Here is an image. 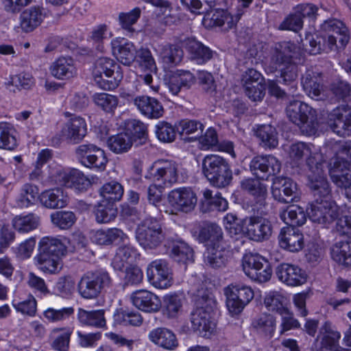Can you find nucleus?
I'll return each mask as SVG.
<instances>
[{"label":"nucleus","mask_w":351,"mask_h":351,"mask_svg":"<svg viewBox=\"0 0 351 351\" xmlns=\"http://www.w3.org/2000/svg\"><path fill=\"white\" fill-rule=\"evenodd\" d=\"M309 189L314 198L306 208L310 219L323 225L330 224L337 219L339 207L332 197L328 180L323 178L314 180Z\"/></svg>","instance_id":"obj_1"},{"label":"nucleus","mask_w":351,"mask_h":351,"mask_svg":"<svg viewBox=\"0 0 351 351\" xmlns=\"http://www.w3.org/2000/svg\"><path fill=\"white\" fill-rule=\"evenodd\" d=\"M297 46L291 42H281L276 44L271 56V64L274 69L280 68L281 83L288 87V93L292 96L297 95L298 66L293 62L292 54L295 52Z\"/></svg>","instance_id":"obj_2"},{"label":"nucleus","mask_w":351,"mask_h":351,"mask_svg":"<svg viewBox=\"0 0 351 351\" xmlns=\"http://www.w3.org/2000/svg\"><path fill=\"white\" fill-rule=\"evenodd\" d=\"M195 308L190 315L191 328L199 335L209 338L215 329V324L211 320V313L216 307V302L212 293L202 288L195 296Z\"/></svg>","instance_id":"obj_3"},{"label":"nucleus","mask_w":351,"mask_h":351,"mask_svg":"<svg viewBox=\"0 0 351 351\" xmlns=\"http://www.w3.org/2000/svg\"><path fill=\"white\" fill-rule=\"evenodd\" d=\"M202 173L210 185L218 189L229 186L232 171L228 161L217 154H208L202 160Z\"/></svg>","instance_id":"obj_4"},{"label":"nucleus","mask_w":351,"mask_h":351,"mask_svg":"<svg viewBox=\"0 0 351 351\" xmlns=\"http://www.w3.org/2000/svg\"><path fill=\"white\" fill-rule=\"evenodd\" d=\"M112 286L109 273L104 269L85 272L77 283V291L84 299H95Z\"/></svg>","instance_id":"obj_5"},{"label":"nucleus","mask_w":351,"mask_h":351,"mask_svg":"<svg viewBox=\"0 0 351 351\" xmlns=\"http://www.w3.org/2000/svg\"><path fill=\"white\" fill-rule=\"evenodd\" d=\"M286 112L289 120L309 135L314 134L318 126L317 112L308 104L299 100L289 102Z\"/></svg>","instance_id":"obj_6"},{"label":"nucleus","mask_w":351,"mask_h":351,"mask_svg":"<svg viewBox=\"0 0 351 351\" xmlns=\"http://www.w3.org/2000/svg\"><path fill=\"white\" fill-rule=\"evenodd\" d=\"M136 238L144 249L152 250L159 246L165 239L161 224L154 218L145 219L136 230Z\"/></svg>","instance_id":"obj_7"},{"label":"nucleus","mask_w":351,"mask_h":351,"mask_svg":"<svg viewBox=\"0 0 351 351\" xmlns=\"http://www.w3.org/2000/svg\"><path fill=\"white\" fill-rule=\"evenodd\" d=\"M226 306L232 315L239 314L254 298L253 289L242 283H232L224 288Z\"/></svg>","instance_id":"obj_8"},{"label":"nucleus","mask_w":351,"mask_h":351,"mask_svg":"<svg viewBox=\"0 0 351 351\" xmlns=\"http://www.w3.org/2000/svg\"><path fill=\"white\" fill-rule=\"evenodd\" d=\"M241 227L239 232H242L249 239L256 242L267 241L273 232L271 222L263 217H246L241 221Z\"/></svg>","instance_id":"obj_9"},{"label":"nucleus","mask_w":351,"mask_h":351,"mask_svg":"<svg viewBox=\"0 0 351 351\" xmlns=\"http://www.w3.org/2000/svg\"><path fill=\"white\" fill-rule=\"evenodd\" d=\"M145 178L171 186L178 182V165L173 160H157L148 168Z\"/></svg>","instance_id":"obj_10"},{"label":"nucleus","mask_w":351,"mask_h":351,"mask_svg":"<svg viewBox=\"0 0 351 351\" xmlns=\"http://www.w3.org/2000/svg\"><path fill=\"white\" fill-rule=\"evenodd\" d=\"M75 155L81 165L98 171H104L108 161L105 151L90 143L77 146L75 149Z\"/></svg>","instance_id":"obj_11"},{"label":"nucleus","mask_w":351,"mask_h":351,"mask_svg":"<svg viewBox=\"0 0 351 351\" xmlns=\"http://www.w3.org/2000/svg\"><path fill=\"white\" fill-rule=\"evenodd\" d=\"M226 8L221 6L210 12L208 11L203 18V25L208 28L220 27L223 32H228L235 28L243 12L239 10L234 16L228 11Z\"/></svg>","instance_id":"obj_12"},{"label":"nucleus","mask_w":351,"mask_h":351,"mask_svg":"<svg viewBox=\"0 0 351 351\" xmlns=\"http://www.w3.org/2000/svg\"><path fill=\"white\" fill-rule=\"evenodd\" d=\"M271 195L280 203L291 204L300 199V191L295 182L288 177L276 176L273 179Z\"/></svg>","instance_id":"obj_13"},{"label":"nucleus","mask_w":351,"mask_h":351,"mask_svg":"<svg viewBox=\"0 0 351 351\" xmlns=\"http://www.w3.org/2000/svg\"><path fill=\"white\" fill-rule=\"evenodd\" d=\"M321 29L326 34V42L330 50L334 47L343 48L348 44L350 39L348 29L342 21L336 19H328L321 25Z\"/></svg>","instance_id":"obj_14"},{"label":"nucleus","mask_w":351,"mask_h":351,"mask_svg":"<svg viewBox=\"0 0 351 351\" xmlns=\"http://www.w3.org/2000/svg\"><path fill=\"white\" fill-rule=\"evenodd\" d=\"M147 277L149 282L158 289H167L173 281L172 269L164 259L153 261L148 265Z\"/></svg>","instance_id":"obj_15"},{"label":"nucleus","mask_w":351,"mask_h":351,"mask_svg":"<svg viewBox=\"0 0 351 351\" xmlns=\"http://www.w3.org/2000/svg\"><path fill=\"white\" fill-rule=\"evenodd\" d=\"M326 123L339 136L351 135V109L340 106L328 114Z\"/></svg>","instance_id":"obj_16"},{"label":"nucleus","mask_w":351,"mask_h":351,"mask_svg":"<svg viewBox=\"0 0 351 351\" xmlns=\"http://www.w3.org/2000/svg\"><path fill=\"white\" fill-rule=\"evenodd\" d=\"M250 169L256 178L267 180L280 173L281 162L272 155L256 156L251 160Z\"/></svg>","instance_id":"obj_17"},{"label":"nucleus","mask_w":351,"mask_h":351,"mask_svg":"<svg viewBox=\"0 0 351 351\" xmlns=\"http://www.w3.org/2000/svg\"><path fill=\"white\" fill-rule=\"evenodd\" d=\"M341 337L330 322H325L315 339V351H345L339 345Z\"/></svg>","instance_id":"obj_18"},{"label":"nucleus","mask_w":351,"mask_h":351,"mask_svg":"<svg viewBox=\"0 0 351 351\" xmlns=\"http://www.w3.org/2000/svg\"><path fill=\"white\" fill-rule=\"evenodd\" d=\"M197 201L195 193L189 187L175 189L168 195V202L176 211L189 213L194 209Z\"/></svg>","instance_id":"obj_19"},{"label":"nucleus","mask_w":351,"mask_h":351,"mask_svg":"<svg viewBox=\"0 0 351 351\" xmlns=\"http://www.w3.org/2000/svg\"><path fill=\"white\" fill-rule=\"evenodd\" d=\"M110 47L112 56L122 64L129 66L136 60L137 49L132 42L125 38L112 39Z\"/></svg>","instance_id":"obj_20"},{"label":"nucleus","mask_w":351,"mask_h":351,"mask_svg":"<svg viewBox=\"0 0 351 351\" xmlns=\"http://www.w3.org/2000/svg\"><path fill=\"white\" fill-rule=\"evenodd\" d=\"M276 274L280 281L288 286L296 287L304 284L307 280L306 271L298 265L281 263L276 269Z\"/></svg>","instance_id":"obj_21"},{"label":"nucleus","mask_w":351,"mask_h":351,"mask_svg":"<svg viewBox=\"0 0 351 351\" xmlns=\"http://www.w3.org/2000/svg\"><path fill=\"white\" fill-rule=\"evenodd\" d=\"M278 244L282 249L298 252L304 246V235L295 227L285 226L280 229L278 236Z\"/></svg>","instance_id":"obj_22"},{"label":"nucleus","mask_w":351,"mask_h":351,"mask_svg":"<svg viewBox=\"0 0 351 351\" xmlns=\"http://www.w3.org/2000/svg\"><path fill=\"white\" fill-rule=\"evenodd\" d=\"M132 304L145 313H156L161 308V301L155 293L145 289L133 292L130 295Z\"/></svg>","instance_id":"obj_23"},{"label":"nucleus","mask_w":351,"mask_h":351,"mask_svg":"<svg viewBox=\"0 0 351 351\" xmlns=\"http://www.w3.org/2000/svg\"><path fill=\"white\" fill-rule=\"evenodd\" d=\"M134 104L143 115L149 119H159L165 112L161 102L149 96L136 97L134 99Z\"/></svg>","instance_id":"obj_24"},{"label":"nucleus","mask_w":351,"mask_h":351,"mask_svg":"<svg viewBox=\"0 0 351 351\" xmlns=\"http://www.w3.org/2000/svg\"><path fill=\"white\" fill-rule=\"evenodd\" d=\"M87 128L85 120L80 117L70 119L61 130L63 138L73 143H78L86 135Z\"/></svg>","instance_id":"obj_25"},{"label":"nucleus","mask_w":351,"mask_h":351,"mask_svg":"<svg viewBox=\"0 0 351 351\" xmlns=\"http://www.w3.org/2000/svg\"><path fill=\"white\" fill-rule=\"evenodd\" d=\"M45 16L43 8L38 5L29 7L20 14V27L24 32H31L42 23Z\"/></svg>","instance_id":"obj_26"},{"label":"nucleus","mask_w":351,"mask_h":351,"mask_svg":"<svg viewBox=\"0 0 351 351\" xmlns=\"http://www.w3.org/2000/svg\"><path fill=\"white\" fill-rule=\"evenodd\" d=\"M180 42L191 58L199 64H204L213 58V51L195 38H185Z\"/></svg>","instance_id":"obj_27"},{"label":"nucleus","mask_w":351,"mask_h":351,"mask_svg":"<svg viewBox=\"0 0 351 351\" xmlns=\"http://www.w3.org/2000/svg\"><path fill=\"white\" fill-rule=\"evenodd\" d=\"M39 199L43 206L50 209L62 208L69 203L67 193L60 187L43 191L39 195Z\"/></svg>","instance_id":"obj_28"},{"label":"nucleus","mask_w":351,"mask_h":351,"mask_svg":"<svg viewBox=\"0 0 351 351\" xmlns=\"http://www.w3.org/2000/svg\"><path fill=\"white\" fill-rule=\"evenodd\" d=\"M322 73L307 69L302 75L301 84L306 93L312 99L319 100L323 92Z\"/></svg>","instance_id":"obj_29"},{"label":"nucleus","mask_w":351,"mask_h":351,"mask_svg":"<svg viewBox=\"0 0 351 351\" xmlns=\"http://www.w3.org/2000/svg\"><path fill=\"white\" fill-rule=\"evenodd\" d=\"M227 245L208 246L204 253V261L206 265L213 269L221 268L228 262L229 251L226 250Z\"/></svg>","instance_id":"obj_30"},{"label":"nucleus","mask_w":351,"mask_h":351,"mask_svg":"<svg viewBox=\"0 0 351 351\" xmlns=\"http://www.w3.org/2000/svg\"><path fill=\"white\" fill-rule=\"evenodd\" d=\"M139 256L137 250L130 244L119 246L114 254L111 265L114 270L121 271L126 265L132 264Z\"/></svg>","instance_id":"obj_31"},{"label":"nucleus","mask_w":351,"mask_h":351,"mask_svg":"<svg viewBox=\"0 0 351 351\" xmlns=\"http://www.w3.org/2000/svg\"><path fill=\"white\" fill-rule=\"evenodd\" d=\"M66 252L65 244L58 237H44L38 242V253L62 257Z\"/></svg>","instance_id":"obj_32"},{"label":"nucleus","mask_w":351,"mask_h":351,"mask_svg":"<svg viewBox=\"0 0 351 351\" xmlns=\"http://www.w3.org/2000/svg\"><path fill=\"white\" fill-rule=\"evenodd\" d=\"M149 339L154 343L167 350H173L178 346L175 334L168 328H157L149 333Z\"/></svg>","instance_id":"obj_33"},{"label":"nucleus","mask_w":351,"mask_h":351,"mask_svg":"<svg viewBox=\"0 0 351 351\" xmlns=\"http://www.w3.org/2000/svg\"><path fill=\"white\" fill-rule=\"evenodd\" d=\"M133 141V138L128 132H123L108 137L106 144L112 153L123 154L130 150Z\"/></svg>","instance_id":"obj_34"},{"label":"nucleus","mask_w":351,"mask_h":351,"mask_svg":"<svg viewBox=\"0 0 351 351\" xmlns=\"http://www.w3.org/2000/svg\"><path fill=\"white\" fill-rule=\"evenodd\" d=\"M198 239L202 243L209 241L210 244L208 246L226 244L223 239L222 229L214 223H208L200 229Z\"/></svg>","instance_id":"obj_35"},{"label":"nucleus","mask_w":351,"mask_h":351,"mask_svg":"<svg viewBox=\"0 0 351 351\" xmlns=\"http://www.w3.org/2000/svg\"><path fill=\"white\" fill-rule=\"evenodd\" d=\"M50 70L52 75L60 80L71 78L76 73L73 60L65 57L56 60L51 66Z\"/></svg>","instance_id":"obj_36"},{"label":"nucleus","mask_w":351,"mask_h":351,"mask_svg":"<svg viewBox=\"0 0 351 351\" xmlns=\"http://www.w3.org/2000/svg\"><path fill=\"white\" fill-rule=\"evenodd\" d=\"M104 313V309L86 311L80 308L77 315L78 321L82 325L100 328L105 327L106 324Z\"/></svg>","instance_id":"obj_37"},{"label":"nucleus","mask_w":351,"mask_h":351,"mask_svg":"<svg viewBox=\"0 0 351 351\" xmlns=\"http://www.w3.org/2000/svg\"><path fill=\"white\" fill-rule=\"evenodd\" d=\"M306 211L299 206H289L286 210H283L280 213V218L288 226H301L304 225L306 221Z\"/></svg>","instance_id":"obj_38"},{"label":"nucleus","mask_w":351,"mask_h":351,"mask_svg":"<svg viewBox=\"0 0 351 351\" xmlns=\"http://www.w3.org/2000/svg\"><path fill=\"white\" fill-rule=\"evenodd\" d=\"M38 269L45 274H58L61 268V257L38 253L34 257Z\"/></svg>","instance_id":"obj_39"},{"label":"nucleus","mask_w":351,"mask_h":351,"mask_svg":"<svg viewBox=\"0 0 351 351\" xmlns=\"http://www.w3.org/2000/svg\"><path fill=\"white\" fill-rule=\"evenodd\" d=\"M184 296L179 293H170L163 297V312L168 318H176L182 311Z\"/></svg>","instance_id":"obj_40"},{"label":"nucleus","mask_w":351,"mask_h":351,"mask_svg":"<svg viewBox=\"0 0 351 351\" xmlns=\"http://www.w3.org/2000/svg\"><path fill=\"white\" fill-rule=\"evenodd\" d=\"M255 134L261 141L263 147L271 149L275 148L278 145V132L271 124L257 125Z\"/></svg>","instance_id":"obj_41"},{"label":"nucleus","mask_w":351,"mask_h":351,"mask_svg":"<svg viewBox=\"0 0 351 351\" xmlns=\"http://www.w3.org/2000/svg\"><path fill=\"white\" fill-rule=\"evenodd\" d=\"M252 326L256 332L271 338L276 328V319L270 314H262L252 320Z\"/></svg>","instance_id":"obj_42"},{"label":"nucleus","mask_w":351,"mask_h":351,"mask_svg":"<svg viewBox=\"0 0 351 351\" xmlns=\"http://www.w3.org/2000/svg\"><path fill=\"white\" fill-rule=\"evenodd\" d=\"M15 230L19 233H27L36 229L40 225V217L34 214L16 215L12 221Z\"/></svg>","instance_id":"obj_43"},{"label":"nucleus","mask_w":351,"mask_h":351,"mask_svg":"<svg viewBox=\"0 0 351 351\" xmlns=\"http://www.w3.org/2000/svg\"><path fill=\"white\" fill-rule=\"evenodd\" d=\"M332 258L340 265L351 267V242L339 241L331 248Z\"/></svg>","instance_id":"obj_44"},{"label":"nucleus","mask_w":351,"mask_h":351,"mask_svg":"<svg viewBox=\"0 0 351 351\" xmlns=\"http://www.w3.org/2000/svg\"><path fill=\"white\" fill-rule=\"evenodd\" d=\"M117 70L121 71V66L112 59L108 57L99 58L94 64L93 76L103 75L111 78Z\"/></svg>","instance_id":"obj_45"},{"label":"nucleus","mask_w":351,"mask_h":351,"mask_svg":"<svg viewBox=\"0 0 351 351\" xmlns=\"http://www.w3.org/2000/svg\"><path fill=\"white\" fill-rule=\"evenodd\" d=\"M123 191V187L119 182L110 181L99 189V195L102 198L101 200L114 204L116 202L121 199Z\"/></svg>","instance_id":"obj_46"},{"label":"nucleus","mask_w":351,"mask_h":351,"mask_svg":"<svg viewBox=\"0 0 351 351\" xmlns=\"http://www.w3.org/2000/svg\"><path fill=\"white\" fill-rule=\"evenodd\" d=\"M64 185L79 192L86 191L91 186L90 180L80 171L73 170L64 177Z\"/></svg>","instance_id":"obj_47"},{"label":"nucleus","mask_w":351,"mask_h":351,"mask_svg":"<svg viewBox=\"0 0 351 351\" xmlns=\"http://www.w3.org/2000/svg\"><path fill=\"white\" fill-rule=\"evenodd\" d=\"M95 215L97 222L106 223L116 218L117 210L114 204L101 199L95 207Z\"/></svg>","instance_id":"obj_48"},{"label":"nucleus","mask_w":351,"mask_h":351,"mask_svg":"<svg viewBox=\"0 0 351 351\" xmlns=\"http://www.w3.org/2000/svg\"><path fill=\"white\" fill-rule=\"evenodd\" d=\"M241 189L248 192L255 198L261 201L267 195V186L257 178H247L241 181Z\"/></svg>","instance_id":"obj_49"},{"label":"nucleus","mask_w":351,"mask_h":351,"mask_svg":"<svg viewBox=\"0 0 351 351\" xmlns=\"http://www.w3.org/2000/svg\"><path fill=\"white\" fill-rule=\"evenodd\" d=\"M38 198H39L38 187L30 183H25L20 190L17 205L21 208H27L34 204Z\"/></svg>","instance_id":"obj_50"},{"label":"nucleus","mask_w":351,"mask_h":351,"mask_svg":"<svg viewBox=\"0 0 351 351\" xmlns=\"http://www.w3.org/2000/svg\"><path fill=\"white\" fill-rule=\"evenodd\" d=\"M114 318L117 323L123 326H139L143 321L138 311L123 308L118 309L114 314Z\"/></svg>","instance_id":"obj_51"},{"label":"nucleus","mask_w":351,"mask_h":351,"mask_svg":"<svg viewBox=\"0 0 351 351\" xmlns=\"http://www.w3.org/2000/svg\"><path fill=\"white\" fill-rule=\"evenodd\" d=\"M160 56L164 63L169 66H172L182 61L183 51L177 45L166 44L162 46Z\"/></svg>","instance_id":"obj_52"},{"label":"nucleus","mask_w":351,"mask_h":351,"mask_svg":"<svg viewBox=\"0 0 351 351\" xmlns=\"http://www.w3.org/2000/svg\"><path fill=\"white\" fill-rule=\"evenodd\" d=\"M171 256L175 261L186 264L193 261V251L186 243L178 241L173 245Z\"/></svg>","instance_id":"obj_53"},{"label":"nucleus","mask_w":351,"mask_h":351,"mask_svg":"<svg viewBox=\"0 0 351 351\" xmlns=\"http://www.w3.org/2000/svg\"><path fill=\"white\" fill-rule=\"evenodd\" d=\"M16 130L6 122L0 123V148L8 150L14 149L16 145Z\"/></svg>","instance_id":"obj_54"},{"label":"nucleus","mask_w":351,"mask_h":351,"mask_svg":"<svg viewBox=\"0 0 351 351\" xmlns=\"http://www.w3.org/2000/svg\"><path fill=\"white\" fill-rule=\"evenodd\" d=\"M93 101L97 107L108 113L114 112L119 104L117 96L106 93H95Z\"/></svg>","instance_id":"obj_55"},{"label":"nucleus","mask_w":351,"mask_h":351,"mask_svg":"<svg viewBox=\"0 0 351 351\" xmlns=\"http://www.w3.org/2000/svg\"><path fill=\"white\" fill-rule=\"evenodd\" d=\"M264 304L269 311L279 315L288 308L285 298L277 291L267 293L264 299Z\"/></svg>","instance_id":"obj_56"},{"label":"nucleus","mask_w":351,"mask_h":351,"mask_svg":"<svg viewBox=\"0 0 351 351\" xmlns=\"http://www.w3.org/2000/svg\"><path fill=\"white\" fill-rule=\"evenodd\" d=\"M204 198L208 210L225 211L228 208V202L221 193L217 192L213 195V191L205 189L203 192Z\"/></svg>","instance_id":"obj_57"},{"label":"nucleus","mask_w":351,"mask_h":351,"mask_svg":"<svg viewBox=\"0 0 351 351\" xmlns=\"http://www.w3.org/2000/svg\"><path fill=\"white\" fill-rule=\"evenodd\" d=\"M50 217L52 223L61 230L69 229L76 221L75 214L66 210L56 211Z\"/></svg>","instance_id":"obj_58"},{"label":"nucleus","mask_w":351,"mask_h":351,"mask_svg":"<svg viewBox=\"0 0 351 351\" xmlns=\"http://www.w3.org/2000/svg\"><path fill=\"white\" fill-rule=\"evenodd\" d=\"M269 263L263 256L258 254H247L242 261L243 270L248 276L251 274L252 271H255Z\"/></svg>","instance_id":"obj_59"},{"label":"nucleus","mask_w":351,"mask_h":351,"mask_svg":"<svg viewBox=\"0 0 351 351\" xmlns=\"http://www.w3.org/2000/svg\"><path fill=\"white\" fill-rule=\"evenodd\" d=\"M141 9L135 8L129 12L119 14V20L121 27L130 34H133L135 29L132 27L141 16Z\"/></svg>","instance_id":"obj_60"},{"label":"nucleus","mask_w":351,"mask_h":351,"mask_svg":"<svg viewBox=\"0 0 351 351\" xmlns=\"http://www.w3.org/2000/svg\"><path fill=\"white\" fill-rule=\"evenodd\" d=\"M123 73L121 71L117 70L115 75L111 78L105 77L103 75L93 76L95 84L101 88L105 90H112L119 86V82L123 79Z\"/></svg>","instance_id":"obj_61"},{"label":"nucleus","mask_w":351,"mask_h":351,"mask_svg":"<svg viewBox=\"0 0 351 351\" xmlns=\"http://www.w3.org/2000/svg\"><path fill=\"white\" fill-rule=\"evenodd\" d=\"M306 165L311 171V173L308 175V187H310L311 182L314 180H318L319 178L327 180L323 174V164L320 159H317V156H311L310 154L306 160Z\"/></svg>","instance_id":"obj_62"},{"label":"nucleus","mask_w":351,"mask_h":351,"mask_svg":"<svg viewBox=\"0 0 351 351\" xmlns=\"http://www.w3.org/2000/svg\"><path fill=\"white\" fill-rule=\"evenodd\" d=\"M156 134L157 138L164 143L173 142L176 136L175 128L166 121H160L156 125Z\"/></svg>","instance_id":"obj_63"},{"label":"nucleus","mask_w":351,"mask_h":351,"mask_svg":"<svg viewBox=\"0 0 351 351\" xmlns=\"http://www.w3.org/2000/svg\"><path fill=\"white\" fill-rule=\"evenodd\" d=\"M198 84L202 90L210 96H213L217 92V85L213 75L206 71H200L197 73Z\"/></svg>","instance_id":"obj_64"}]
</instances>
